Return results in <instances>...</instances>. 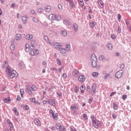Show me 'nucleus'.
I'll return each instance as SVG.
<instances>
[{
	"label": "nucleus",
	"instance_id": "nucleus-43",
	"mask_svg": "<svg viewBox=\"0 0 131 131\" xmlns=\"http://www.w3.org/2000/svg\"><path fill=\"white\" fill-rule=\"evenodd\" d=\"M20 94L21 97L22 98V97H23V95L24 94V90L23 89L20 90Z\"/></svg>",
	"mask_w": 131,
	"mask_h": 131
},
{
	"label": "nucleus",
	"instance_id": "nucleus-27",
	"mask_svg": "<svg viewBox=\"0 0 131 131\" xmlns=\"http://www.w3.org/2000/svg\"><path fill=\"white\" fill-rule=\"evenodd\" d=\"M21 20L23 21V24H26V21H27V18L25 16H23L21 17Z\"/></svg>",
	"mask_w": 131,
	"mask_h": 131
},
{
	"label": "nucleus",
	"instance_id": "nucleus-57",
	"mask_svg": "<svg viewBox=\"0 0 131 131\" xmlns=\"http://www.w3.org/2000/svg\"><path fill=\"white\" fill-rule=\"evenodd\" d=\"M58 9H59V10H62V9H63V8L62 7V5L61 4H59L58 5Z\"/></svg>",
	"mask_w": 131,
	"mask_h": 131
},
{
	"label": "nucleus",
	"instance_id": "nucleus-31",
	"mask_svg": "<svg viewBox=\"0 0 131 131\" xmlns=\"http://www.w3.org/2000/svg\"><path fill=\"white\" fill-rule=\"evenodd\" d=\"M107 48L108 49V50H112V49H113V46L112 45V44L108 43L107 44Z\"/></svg>",
	"mask_w": 131,
	"mask_h": 131
},
{
	"label": "nucleus",
	"instance_id": "nucleus-16",
	"mask_svg": "<svg viewBox=\"0 0 131 131\" xmlns=\"http://www.w3.org/2000/svg\"><path fill=\"white\" fill-rule=\"evenodd\" d=\"M63 22V24H64L66 26H70V21H69V20L64 19Z\"/></svg>",
	"mask_w": 131,
	"mask_h": 131
},
{
	"label": "nucleus",
	"instance_id": "nucleus-20",
	"mask_svg": "<svg viewBox=\"0 0 131 131\" xmlns=\"http://www.w3.org/2000/svg\"><path fill=\"white\" fill-rule=\"evenodd\" d=\"M26 38L27 39V40H29L30 39H32V38H33V36L31 34H27L26 36Z\"/></svg>",
	"mask_w": 131,
	"mask_h": 131
},
{
	"label": "nucleus",
	"instance_id": "nucleus-29",
	"mask_svg": "<svg viewBox=\"0 0 131 131\" xmlns=\"http://www.w3.org/2000/svg\"><path fill=\"white\" fill-rule=\"evenodd\" d=\"M95 26H96V22L93 21L90 23V28L93 29Z\"/></svg>",
	"mask_w": 131,
	"mask_h": 131
},
{
	"label": "nucleus",
	"instance_id": "nucleus-18",
	"mask_svg": "<svg viewBox=\"0 0 131 131\" xmlns=\"http://www.w3.org/2000/svg\"><path fill=\"white\" fill-rule=\"evenodd\" d=\"M73 27L74 28V30L75 32H77V30H78V25L76 24H74L73 25Z\"/></svg>",
	"mask_w": 131,
	"mask_h": 131
},
{
	"label": "nucleus",
	"instance_id": "nucleus-11",
	"mask_svg": "<svg viewBox=\"0 0 131 131\" xmlns=\"http://www.w3.org/2000/svg\"><path fill=\"white\" fill-rule=\"evenodd\" d=\"M61 15H59V14H55L54 15V21L55 20L56 21H60V20H61Z\"/></svg>",
	"mask_w": 131,
	"mask_h": 131
},
{
	"label": "nucleus",
	"instance_id": "nucleus-4",
	"mask_svg": "<svg viewBox=\"0 0 131 131\" xmlns=\"http://www.w3.org/2000/svg\"><path fill=\"white\" fill-rule=\"evenodd\" d=\"M92 122V125L94 126V127H95V128H98V127H99V125H100V124L101 123V121H99L97 119L96 120H93Z\"/></svg>",
	"mask_w": 131,
	"mask_h": 131
},
{
	"label": "nucleus",
	"instance_id": "nucleus-44",
	"mask_svg": "<svg viewBox=\"0 0 131 131\" xmlns=\"http://www.w3.org/2000/svg\"><path fill=\"white\" fill-rule=\"evenodd\" d=\"M98 74H99V73H92V76H94V77H98Z\"/></svg>",
	"mask_w": 131,
	"mask_h": 131
},
{
	"label": "nucleus",
	"instance_id": "nucleus-55",
	"mask_svg": "<svg viewBox=\"0 0 131 131\" xmlns=\"http://www.w3.org/2000/svg\"><path fill=\"white\" fill-rule=\"evenodd\" d=\"M93 101V98H90L89 100V104H92V102Z\"/></svg>",
	"mask_w": 131,
	"mask_h": 131
},
{
	"label": "nucleus",
	"instance_id": "nucleus-52",
	"mask_svg": "<svg viewBox=\"0 0 131 131\" xmlns=\"http://www.w3.org/2000/svg\"><path fill=\"white\" fill-rule=\"evenodd\" d=\"M10 50H15V46L14 45H11Z\"/></svg>",
	"mask_w": 131,
	"mask_h": 131
},
{
	"label": "nucleus",
	"instance_id": "nucleus-2",
	"mask_svg": "<svg viewBox=\"0 0 131 131\" xmlns=\"http://www.w3.org/2000/svg\"><path fill=\"white\" fill-rule=\"evenodd\" d=\"M31 91L35 92V91H36V86H35V85H33L32 86L27 85L25 89L26 93L28 94V95H32V91Z\"/></svg>",
	"mask_w": 131,
	"mask_h": 131
},
{
	"label": "nucleus",
	"instance_id": "nucleus-15",
	"mask_svg": "<svg viewBox=\"0 0 131 131\" xmlns=\"http://www.w3.org/2000/svg\"><path fill=\"white\" fill-rule=\"evenodd\" d=\"M73 75L75 77H77L78 76V70L75 69L73 72Z\"/></svg>",
	"mask_w": 131,
	"mask_h": 131
},
{
	"label": "nucleus",
	"instance_id": "nucleus-38",
	"mask_svg": "<svg viewBox=\"0 0 131 131\" xmlns=\"http://www.w3.org/2000/svg\"><path fill=\"white\" fill-rule=\"evenodd\" d=\"M29 45H28V44L26 43L25 45V51L26 52H28L29 50Z\"/></svg>",
	"mask_w": 131,
	"mask_h": 131
},
{
	"label": "nucleus",
	"instance_id": "nucleus-5",
	"mask_svg": "<svg viewBox=\"0 0 131 131\" xmlns=\"http://www.w3.org/2000/svg\"><path fill=\"white\" fill-rule=\"evenodd\" d=\"M56 127L59 131H66V128L59 123L56 124Z\"/></svg>",
	"mask_w": 131,
	"mask_h": 131
},
{
	"label": "nucleus",
	"instance_id": "nucleus-10",
	"mask_svg": "<svg viewBox=\"0 0 131 131\" xmlns=\"http://www.w3.org/2000/svg\"><path fill=\"white\" fill-rule=\"evenodd\" d=\"M78 80L80 81V82H83V81L85 80V77L84 75H80L78 77Z\"/></svg>",
	"mask_w": 131,
	"mask_h": 131
},
{
	"label": "nucleus",
	"instance_id": "nucleus-48",
	"mask_svg": "<svg viewBox=\"0 0 131 131\" xmlns=\"http://www.w3.org/2000/svg\"><path fill=\"white\" fill-rule=\"evenodd\" d=\"M83 117L84 119H85V120H86V119H88V115H86L85 114H83Z\"/></svg>",
	"mask_w": 131,
	"mask_h": 131
},
{
	"label": "nucleus",
	"instance_id": "nucleus-19",
	"mask_svg": "<svg viewBox=\"0 0 131 131\" xmlns=\"http://www.w3.org/2000/svg\"><path fill=\"white\" fill-rule=\"evenodd\" d=\"M98 5L101 9H103V8H104V3H103V1L101 0L98 1Z\"/></svg>",
	"mask_w": 131,
	"mask_h": 131
},
{
	"label": "nucleus",
	"instance_id": "nucleus-14",
	"mask_svg": "<svg viewBox=\"0 0 131 131\" xmlns=\"http://www.w3.org/2000/svg\"><path fill=\"white\" fill-rule=\"evenodd\" d=\"M78 2L81 8H83L84 6V3L83 2V0H78Z\"/></svg>",
	"mask_w": 131,
	"mask_h": 131
},
{
	"label": "nucleus",
	"instance_id": "nucleus-63",
	"mask_svg": "<svg viewBox=\"0 0 131 131\" xmlns=\"http://www.w3.org/2000/svg\"><path fill=\"white\" fill-rule=\"evenodd\" d=\"M21 100V97H20V96H17V98H16V101H20Z\"/></svg>",
	"mask_w": 131,
	"mask_h": 131
},
{
	"label": "nucleus",
	"instance_id": "nucleus-60",
	"mask_svg": "<svg viewBox=\"0 0 131 131\" xmlns=\"http://www.w3.org/2000/svg\"><path fill=\"white\" fill-rule=\"evenodd\" d=\"M112 117H113V119H116V114H113L112 115Z\"/></svg>",
	"mask_w": 131,
	"mask_h": 131
},
{
	"label": "nucleus",
	"instance_id": "nucleus-64",
	"mask_svg": "<svg viewBox=\"0 0 131 131\" xmlns=\"http://www.w3.org/2000/svg\"><path fill=\"white\" fill-rule=\"evenodd\" d=\"M70 131H77V130L76 129V128H74V129H73V128H72V127H71Z\"/></svg>",
	"mask_w": 131,
	"mask_h": 131
},
{
	"label": "nucleus",
	"instance_id": "nucleus-61",
	"mask_svg": "<svg viewBox=\"0 0 131 131\" xmlns=\"http://www.w3.org/2000/svg\"><path fill=\"white\" fill-rule=\"evenodd\" d=\"M30 13L32 14V15H34L35 14V11L33 10H32L30 11Z\"/></svg>",
	"mask_w": 131,
	"mask_h": 131
},
{
	"label": "nucleus",
	"instance_id": "nucleus-42",
	"mask_svg": "<svg viewBox=\"0 0 131 131\" xmlns=\"http://www.w3.org/2000/svg\"><path fill=\"white\" fill-rule=\"evenodd\" d=\"M91 118L92 121H93V120H95L96 119H97V118L95 117V116L94 115H91Z\"/></svg>",
	"mask_w": 131,
	"mask_h": 131
},
{
	"label": "nucleus",
	"instance_id": "nucleus-62",
	"mask_svg": "<svg viewBox=\"0 0 131 131\" xmlns=\"http://www.w3.org/2000/svg\"><path fill=\"white\" fill-rule=\"evenodd\" d=\"M120 68L121 69H123V68H124V63H122L120 65Z\"/></svg>",
	"mask_w": 131,
	"mask_h": 131
},
{
	"label": "nucleus",
	"instance_id": "nucleus-32",
	"mask_svg": "<svg viewBox=\"0 0 131 131\" xmlns=\"http://www.w3.org/2000/svg\"><path fill=\"white\" fill-rule=\"evenodd\" d=\"M13 111H14L15 115H18L19 113H18V110H17V108L14 107L13 108Z\"/></svg>",
	"mask_w": 131,
	"mask_h": 131
},
{
	"label": "nucleus",
	"instance_id": "nucleus-54",
	"mask_svg": "<svg viewBox=\"0 0 131 131\" xmlns=\"http://www.w3.org/2000/svg\"><path fill=\"white\" fill-rule=\"evenodd\" d=\"M80 90H85V86L84 85H82L80 86Z\"/></svg>",
	"mask_w": 131,
	"mask_h": 131
},
{
	"label": "nucleus",
	"instance_id": "nucleus-8",
	"mask_svg": "<svg viewBox=\"0 0 131 131\" xmlns=\"http://www.w3.org/2000/svg\"><path fill=\"white\" fill-rule=\"evenodd\" d=\"M43 38L45 39V40L46 41V42H48V43H49L50 45H51L52 46H53V45L54 44V43L52 42L51 41V40H50V39H49V37L47 36H45L43 37Z\"/></svg>",
	"mask_w": 131,
	"mask_h": 131
},
{
	"label": "nucleus",
	"instance_id": "nucleus-59",
	"mask_svg": "<svg viewBox=\"0 0 131 131\" xmlns=\"http://www.w3.org/2000/svg\"><path fill=\"white\" fill-rule=\"evenodd\" d=\"M86 91L88 92H91V87L90 86H87Z\"/></svg>",
	"mask_w": 131,
	"mask_h": 131
},
{
	"label": "nucleus",
	"instance_id": "nucleus-25",
	"mask_svg": "<svg viewBox=\"0 0 131 131\" xmlns=\"http://www.w3.org/2000/svg\"><path fill=\"white\" fill-rule=\"evenodd\" d=\"M34 49H35V47H34V45L31 44L29 48V51H30L31 52H33L32 51H33Z\"/></svg>",
	"mask_w": 131,
	"mask_h": 131
},
{
	"label": "nucleus",
	"instance_id": "nucleus-50",
	"mask_svg": "<svg viewBox=\"0 0 131 131\" xmlns=\"http://www.w3.org/2000/svg\"><path fill=\"white\" fill-rule=\"evenodd\" d=\"M126 99H127V96H126V95H122V99L126 100Z\"/></svg>",
	"mask_w": 131,
	"mask_h": 131
},
{
	"label": "nucleus",
	"instance_id": "nucleus-51",
	"mask_svg": "<svg viewBox=\"0 0 131 131\" xmlns=\"http://www.w3.org/2000/svg\"><path fill=\"white\" fill-rule=\"evenodd\" d=\"M125 23H126V25L127 26H128L129 25V21H128V19H126V20H125Z\"/></svg>",
	"mask_w": 131,
	"mask_h": 131
},
{
	"label": "nucleus",
	"instance_id": "nucleus-13",
	"mask_svg": "<svg viewBox=\"0 0 131 131\" xmlns=\"http://www.w3.org/2000/svg\"><path fill=\"white\" fill-rule=\"evenodd\" d=\"M38 53H39V51L38 50H35L33 51H31L30 52V54H31V56H35V55H37V54H38Z\"/></svg>",
	"mask_w": 131,
	"mask_h": 131
},
{
	"label": "nucleus",
	"instance_id": "nucleus-47",
	"mask_svg": "<svg viewBox=\"0 0 131 131\" xmlns=\"http://www.w3.org/2000/svg\"><path fill=\"white\" fill-rule=\"evenodd\" d=\"M30 102H32V103H34V102H35V98H30Z\"/></svg>",
	"mask_w": 131,
	"mask_h": 131
},
{
	"label": "nucleus",
	"instance_id": "nucleus-3",
	"mask_svg": "<svg viewBox=\"0 0 131 131\" xmlns=\"http://www.w3.org/2000/svg\"><path fill=\"white\" fill-rule=\"evenodd\" d=\"M91 59L92 66L93 67V68H95V67L97 66V56H96V55L95 54H92L91 56Z\"/></svg>",
	"mask_w": 131,
	"mask_h": 131
},
{
	"label": "nucleus",
	"instance_id": "nucleus-21",
	"mask_svg": "<svg viewBox=\"0 0 131 131\" xmlns=\"http://www.w3.org/2000/svg\"><path fill=\"white\" fill-rule=\"evenodd\" d=\"M48 103L50 104V105H51V106H55L56 104L55 103V102H54V100L53 99H50L48 100Z\"/></svg>",
	"mask_w": 131,
	"mask_h": 131
},
{
	"label": "nucleus",
	"instance_id": "nucleus-30",
	"mask_svg": "<svg viewBox=\"0 0 131 131\" xmlns=\"http://www.w3.org/2000/svg\"><path fill=\"white\" fill-rule=\"evenodd\" d=\"M60 33L63 36H66L67 35V32L65 30L60 31Z\"/></svg>",
	"mask_w": 131,
	"mask_h": 131
},
{
	"label": "nucleus",
	"instance_id": "nucleus-34",
	"mask_svg": "<svg viewBox=\"0 0 131 131\" xmlns=\"http://www.w3.org/2000/svg\"><path fill=\"white\" fill-rule=\"evenodd\" d=\"M59 51H60L61 54H65L66 53V49L63 48H61Z\"/></svg>",
	"mask_w": 131,
	"mask_h": 131
},
{
	"label": "nucleus",
	"instance_id": "nucleus-33",
	"mask_svg": "<svg viewBox=\"0 0 131 131\" xmlns=\"http://www.w3.org/2000/svg\"><path fill=\"white\" fill-rule=\"evenodd\" d=\"M113 106L114 110H117L118 109V105L115 103V102L113 103Z\"/></svg>",
	"mask_w": 131,
	"mask_h": 131
},
{
	"label": "nucleus",
	"instance_id": "nucleus-23",
	"mask_svg": "<svg viewBox=\"0 0 131 131\" xmlns=\"http://www.w3.org/2000/svg\"><path fill=\"white\" fill-rule=\"evenodd\" d=\"M49 20H53V21H55V15H54L53 14H51L49 16Z\"/></svg>",
	"mask_w": 131,
	"mask_h": 131
},
{
	"label": "nucleus",
	"instance_id": "nucleus-26",
	"mask_svg": "<svg viewBox=\"0 0 131 131\" xmlns=\"http://www.w3.org/2000/svg\"><path fill=\"white\" fill-rule=\"evenodd\" d=\"M4 103H10L11 102V98L9 97H8L7 98H4Z\"/></svg>",
	"mask_w": 131,
	"mask_h": 131
},
{
	"label": "nucleus",
	"instance_id": "nucleus-6",
	"mask_svg": "<svg viewBox=\"0 0 131 131\" xmlns=\"http://www.w3.org/2000/svg\"><path fill=\"white\" fill-rule=\"evenodd\" d=\"M49 113L52 114L53 119H56L58 117V113L54 114V111L52 109L49 111Z\"/></svg>",
	"mask_w": 131,
	"mask_h": 131
},
{
	"label": "nucleus",
	"instance_id": "nucleus-28",
	"mask_svg": "<svg viewBox=\"0 0 131 131\" xmlns=\"http://www.w3.org/2000/svg\"><path fill=\"white\" fill-rule=\"evenodd\" d=\"M46 12H51V6H48L45 8Z\"/></svg>",
	"mask_w": 131,
	"mask_h": 131
},
{
	"label": "nucleus",
	"instance_id": "nucleus-36",
	"mask_svg": "<svg viewBox=\"0 0 131 131\" xmlns=\"http://www.w3.org/2000/svg\"><path fill=\"white\" fill-rule=\"evenodd\" d=\"M70 6L71 8H75V5H74V2H73V1H71L70 3Z\"/></svg>",
	"mask_w": 131,
	"mask_h": 131
},
{
	"label": "nucleus",
	"instance_id": "nucleus-7",
	"mask_svg": "<svg viewBox=\"0 0 131 131\" xmlns=\"http://www.w3.org/2000/svg\"><path fill=\"white\" fill-rule=\"evenodd\" d=\"M122 71L120 70L119 71H118L116 74H115V77L117 78H120L121 76H122Z\"/></svg>",
	"mask_w": 131,
	"mask_h": 131
},
{
	"label": "nucleus",
	"instance_id": "nucleus-58",
	"mask_svg": "<svg viewBox=\"0 0 131 131\" xmlns=\"http://www.w3.org/2000/svg\"><path fill=\"white\" fill-rule=\"evenodd\" d=\"M120 32H121V28H120V27H118V33H120Z\"/></svg>",
	"mask_w": 131,
	"mask_h": 131
},
{
	"label": "nucleus",
	"instance_id": "nucleus-39",
	"mask_svg": "<svg viewBox=\"0 0 131 131\" xmlns=\"http://www.w3.org/2000/svg\"><path fill=\"white\" fill-rule=\"evenodd\" d=\"M33 21L34 22V23H38V20H37V18L36 17H33Z\"/></svg>",
	"mask_w": 131,
	"mask_h": 131
},
{
	"label": "nucleus",
	"instance_id": "nucleus-37",
	"mask_svg": "<svg viewBox=\"0 0 131 131\" xmlns=\"http://www.w3.org/2000/svg\"><path fill=\"white\" fill-rule=\"evenodd\" d=\"M100 60L101 61H106V58H105V56L104 55H101L100 56Z\"/></svg>",
	"mask_w": 131,
	"mask_h": 131
},
{
	"label": "nucleus",
	"instance_id": "nucleus-24",
	"mask_svg": "<svg viewBox=\"0 0 131 131\" xmlns=\"http://www.w3.org/2000/svg\"><path fill=\"white\" fill-rule=\"evenodd\" d=\"M71 110H77L78 109V106H77V105L74 104L73 106H71Z\"/></svg>",
	"mask_w": 131,
	"mask_h": 131
},
{
	"label": "nucleus",
	"instance_id": "nucleus-49",
	"mask_svg": "<svg viewBox=\"0 0 131 131\" xmlns=\"http://www.w3.org/2000/svg\"><path fill=\"white\" fill-rule=\"evenodd\" d=\"M24 109L25 110H28V109H29V106L27 105H25V106L24 107Z\"/></svg>",
	"mask_w": 131,
	"mask_h": 131
},
{
	"label": "nucleus",
	"instance_id": "nucleus-56",
	"mask_svg": "<svg viewBox=\"0 0 131 131\" xmlns=\"http://www.w3.org/2000/svg\"><path fill=\"white\" fill-rule=\"evenodd\" d=\"M111 37L112 38V39H115V35L114 34H112L111 36Z\"/></svg>",
	"mask_w": 131,
	"mask_h": 131
},
{
	"label": "nucleus",
	"instance_id": "nucleus-46",
	"mask_svg": "<svg viewBox=\"0 0 131 131\" xmlns=\"http://www.w3.org/2000/svg\"><path fill=\"white\" fill-rule=\"evenodd\" d=\"M43 11V10H42V9L39 8V9L38 10V13H39V14H42Z\"/></svg>",
	"mask_w": 131,
	"mask_h": 131
},
{
	"label": "nucleus",
	"instance_id": "nucleus-22",
	"mask_svg": "<svg viewBox=\"0 0 131 131\" xmlns=\"http://www.w3.org/2000/svg\"><path fill=\"white\" fill-rule=\"evenodd\" d=\"M21 34H17L15 35V39L16 40H20V39H21Z\"/></svg>",
	"mask_w": 131,
	"mask_h": 131
},
{
	"label": "nucleus",
	"instance_id": "nucleus-53",
	"mask_svg": "<svg viewBox=\"0 0 131 131\" xmlns=\"http://www.w3.org/2000/svg\"><path fill=\"white\" fill-rule=\"evenodd\" d=\"M66 49L68 51L70 50V45L68 44L66 46Z\"/></svg>",
	"mask_w": 131,
	"mask_h": 131
},
{
	"label": "nucleus",
	"instance_id": "nucleus-35",
	"mask_svg": "<svg viewBox=\"0 0 131 131\" xmlns=\"http://www.w3.org/2000/svg\"><path fill=\"white\" fill-rule=\"evenodd\" d=\"M56 61L58 65H59V66H61V65H62V62H61V60H60V58H57Z\"/></svg>",
	"mask_w": 131,
	"mask_h": 131
},
{
	"label": "nucleus",
	"instance_id": "nucleus-1",
	"mask_svg": "<svg viewBox=\"0 0 131 131\" xmlns=\"http://www.w3.org/2000/svg\"><path fill=\"white\" fill-rule=\"evenodd\" d=\"M6 71L8 72V74L10 78H14V77H18V73L16 71L12 70L11 71L10 68L8 67L6 69Z\"/></svg>",
	"mask_w": 131,
	"mask_h": 131
},
{
	"label": "nucleus",
	"instance_id": "nucleus-45",
	"mask_svg": "<svg viewBox=\"0 0 131 131\" xmlns=\"http://www.w3.org/2000/svg\"><path fill=\"white\" fill-rule=\"evenodd\" d=\"M78 90H79V88L78 86H76L75 88V93L77 94L78 93Z\"/></svg>",
	"mask_w": 131,
	"mask_h": 131
},
{
	"label": "nucleus",
	"instance_id": "nucleus-41",
	"mask_svg": "<svg viewBox=\"0 0 131 131\" xmlns=\"http://www.w3.org/2000/svg\"><path fill=\"white\" fill-rule=\"evenodd\" d=\"M121 17H122L121 14L118 13L117 18H118V21H119V22H120V19H121Z\"/></svg>",
	"mask_w": 131,
	"mask_h": 131
},
{
	"label": "nucleus",
	"instance_id": "nucleus-17",
	"mask_svg": "<svg viewBox=\"0 0 131 131\" xmlns=\"http://www.w3.org/2000/svg\"><path fill=\"white\" fill-rule=\"evenodd\" d=\"M34 123L36 125H38V126H39L40 125V121H39V119L36 118L34 120Z\"/></svg>",
	"mask_w": 131,
	"mask_h": 131
},
{
	"label": "nucleus",
	"instance_id": "nucleus-40",
	"mask_svg": "<svg viewBox=\"0 0 131 131\" xmlns=\"http://www.w3.org/2000/svg\"><path fill=\"white\" fill-rule=\"evenodd\" d=\"M18 66L20 68V69H22V68L24 67V64L23 63H18Z\"/></svg>",
	"mask_w": 131,
	"mask_h": 131
},
{
	"label": "nucleus",
	"instance_id": "nucleus-12",
	"mask_svg": "<svg viewBox=\"0 0 131 131\" xmlns=\"http://www.w3.org/2000/svg\"><path fill=\"white\" fill-rule=\"evenodd\" d=\"M95 93H96V83H94L92 86V95H94Z\"/></svg>",
	"mask_w": 131,
	"mask_h": 131
},
{
	"label": "nucleus",
	"instance_id": "nucleus-9",
	"mask_svg": "<svg viewBox=\"0 0 131 131\" xmlns=\"http://www.w3.org/2000/svg\"><path fill=\"white\" fill-rule=\"evenodd\" d=\"M53 45L58 51H60L61 50V45H60L59 43H54Z\"/></svg>",
	"mask_w": 131,
	"mask_h": 131
}]
</instances>
